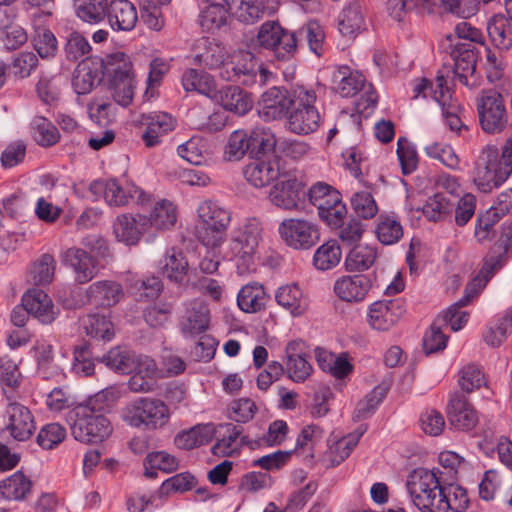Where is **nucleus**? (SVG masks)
<instances>
[{
  "label": "nucleus",
  "mask_w": 512,
  "mask_h": 512,
  "mask_svg": "<svg viewBox=\"0 0 512 512\" xmlns=\"http://www.w3.org/2000/svg\"><path fill=\"white\" fill-rule=\"evenodd\" d=\"M350 202L354 213L360 218L371 219L378 213V205L373 195L368 191L355 192Z\"/></svg>",
  "instance_id": "obj_61"
},
{
  "label": "nucleus",
  "mask_w": 512,
  "mask_h": 512,
  "mask_svg": "<svg viewBox=\"0 0 512 512\" xmlns=\"http://www.w3.org/2000/svg\"><path fill=\"white\" fill-rule=\"evenodd\" d=\"M377 258V249L370 245L355 246L345 259L348 271H363L369 269Z\"/></svg>",
  "instance_id": "obj_50"
},
{
  "label": "nucleus",
  "mask_w": 512,
  "mask_h": 512,
  "mask_svg": "<svg viewBox=\"0 0 512 512\" xmlns=\"http://www.w3.org/2000/svg\"><path fill=\"white\" fill-rule=\"evenodd\" d=\"M377 239L383 245H393L403 236V227L395 216L380 215L375 227Z\"/></svg>",
  "instance_id": "obj_48"
},
{
  "label": "nucleus",
  "mask_w": 512,
  "mask_h": 512,
  "mask_svg": "<svg viewBox=\"0 0 512 512\" xmlns=\"http://www.w3.org/2000/svg\"><path fill=\"white\" fill-rule=\"evenodd\" d=\"M142 219V214L117 216L113 223V232L116 238L127 245L137 244L142 235L148 231L146 226H142Z\"/></svg>",
  "instance_id": "obj_32"
},
{
  "label": "nucleus",
  "mask_w": 512,
  "mask_h": 512,
  "mask_svg": "<svg viewBox=\"0 0 512 512\" xmlns=\"http://www.w3.org/2000/svg\"><path fill=\"white\" fill-rule=\"evenodd\" d=\"M249 153L258 157L274 149L276 140L269 128L256 127L248 135Z\"/></svg>",
  "instance_id": "obj_56"
},
{
  "label": "nucleus",
  "mask_w": 512,
  "mask_h": 512,
  "mask_svg": "<svg viewBox=\"0 0 512 512\" xmlns=\"http://www.w3.org/2000/svg\"><path fill=\"white\" fill-rule=\"evenodd\" d=\"M135 79L133 76L110 79V91L114 101L122 107L131 104L134 97Z\"/></svg>",
  "instance_id": "obj_59"
},
{
  "label": "nucleus",
  "mask_w": 512,
  "mask_h": 512,
  "mask_svg": "<svg viewBox=\"0 0 512 512\" xmlns=\"http://www.w3.org/2000/svg\"><path fill=\"white\" fill-rule=\"evenodd\" d=\"M92 47L88 39L78 31L69 32L63 44L65 59L70 62L81 61L90 58Z\"/></svg>",
  "instance_id": "obj_47"
},
{
  "label": "nucleus",
  "mask_w": 512,
  "mask_h": 512,
  "mask_svg": "<svg viewBox=\"0 0 512 512\" xmlns=\"http://www.w3.org/2000/svg\"><path fill=\"white\" fill-rule=\"evenodd\" d=\"M262 227L257 218H248L231 232L229 260L236 262L237 273L255 271V254L261 240Z\"/></svg>",
  "instance_id": "obj_3"
},
{
  "label": "nucleus",
  "mask_w": 512,
  "mask_h": 512,
  "mask_svg": "<svg viewBox=\"0 0 512 512\" xmlns=\"http://www.w3.org/2000/svg\"><path fill=\"white\" fill-rule=\"evenodd\" d=\"M122 418L130 426L144 425L149 429H156L166 425L170 418L167 404L155 398H138L122 409Z\"/></svg>",
  "instance_id": "obj_5"
},
{
  "label": "nucleus",
  "mask_w": 512,
  "mask_h": 512,
  "mask_svg": "<svg viewBox=\"0 0 512 512\" xmlns=\"http://www.w3.org/2000/svg\"><path fill=\"white\" fill-rule=\"evenodd\" d=\"M341 249L335 240L321 245L314 253L313 263L318 270H330L337 266L341 260Z\"/></svg>",
  "instance_id": "obj_55"
},
{
  "label": "nucleus",
  "mask_w": 512,
  "mask_h": 512,
  "mask_svg": "<svg viewBox=\"0 0 512 512\" xmlns=\"http://www.w3.org/2000/svg\"><path fill=\"white\" fill-rule=\"evenodd\" d=\"M337 28L342 36L354 38L365 29V20L357 1L346 5L337 17Z\"/></svg>",
  "instance_id": "obj_36"
},
{
  "label": "nucleus",
  "mask_w": 512,
  "mask_h": 512,
  "mask_svg": "<svg viewBox=\"0 0 512 512\" xmlns=\"http://www.w3.org/2000/svg\"><path fill=\"white\" fill-rule=\"evenodd\" d=\"M254 104L250 93L238 86L226 87V111L242 116L248 113Z\"/></svg>",
  "instance_id": "obj_54"
},
{
  "label": "nucleus",
  "mask_w": 512,
  "mask_h": 512,
  "mask_svg": "<svg viewBox=\"0 0 512 512\" xmlns=\"http://www.w3.org/2000/svg\"><path fill=\"white\" fill-rule=\"evenodd\" d=\"M37 361V372L44 379H50L62 374V367L55 363L53 346L46 341H36L32 347Z\"/></svg>",
  "instance_id": "obj_39"
},
{
  "label": "nucleus",
  "mask_w": 512,
  "mask_h": 512,
  "mask_svg": "<svg viewBox=\"0 0 512 512\" xmlns=\"http://www.w3.org/2000/svg\"><path fill=\"white\" fill-rule=\"evenodd\" d=\"M291 109V96L284 87L269 88L261 95L258 102L259 116L265 121L287 118Z\"/></svg>",
  "instance_id": "obj_14"
},
{
  "label": "nucleus",
  "mask_w": 512,
  "mask_h": 512,
  "mask_svg": "<svg viewBox=\"0 0 512 512\" xmlns=\"http://www.w3.org/2000/svg\"><path fill=\"white\" fill-rule=\"evenodd\" d=\"M501 218L493 210H485L476 216L474 237L480 244L489 242L496 236L495 225Z\"/></svg>",
  "instance_id": "obj_53"
},
{
  "label": "nucleus",
  "mask_w": 512,
  "mask_h": 512,
  "mask_svg": "<svg viewBox=\"0 0 512 512\" xmlns=\"http://www.w3.org/2000/svg\"><path fill=\"white\" fill-rule=\"evenodd\" d=\"M269 299L265 288L258 282L244 285L237 294V305L245 313H257L266 307Z\"/></svg>",
  "instance_id": "obj_35"
},
{
  "label": "nucleus",
  "mask_w": 512,
  "mask_h": 512,
  "mask_svg": "<svg viewBox=\"0 0 512 512\" xmlns=\"http://www.w3.org/2000/svg\"><path fill=\"white\" fill-rule=\"evenodd\" d=\"M426 155L438 160L451 170L460 169V159L453 147L446 143L434 142L424 148Z\"/></svg>",
  "instance_id": "obj_58"
},
{
  "label": "nucleus",
  "mask_w": 512,
  "mask_h": 512,
  "mask_svg": "<svg viewBox=\"0 0 512 512\" xmlns=\"http://www.w3.org/2000/svg\"><path fill=\"white\" fill-rule=\"evenodd\" d=\"M195 227L198 240L206 247L218 248L224 239V210L216 202L205 201L198 208Z\"/></svg>",
  "instance_id": "obj_7"
},
{
  "label": "nucleus",
  "mask_w": 512,
  "mask_h": 512,
  "mask_svg": "<svg viewBox=\"0 0 512 512\" xmlns=\"http://www.w3.org/2000/svg\"><path fill=\"white\" fill-rule=\"evenodd\" d=\"M506 14L494 15L487 24V32L492 43L499 49L512 47V7L506 4Z\"/></svg>",
  "instance_id": "obj_30"
},
{
  "label": "nucleus",
  "mask_w": 512,
  "mask_h": 512,
  "mask_svg": "<svg viewBox=\"0 0 512 512\" xmlns=\"http://www.w3.org/2000/svg\"><path fill=\"white\" fill-rule=\"evenodd\" d=\"M296 36L278 22L266 21L258 31L257 41L265 49L272 50L278 60H290L296 53Z\"/></svg>",
  "instance_id": "obj_8"
},
{
  "label": "nucleus",
  "mask_w": 512,
  "mask_h": 512,
  "mask_svg": "<svg viewBox=\"0 0 512 512\" xmlns=\"http://www.w3.org/2000/svg\"><path fill=\"white\" fill-rule=\"evenodd\" d=\"M102 71L103 75L106 73L110 79L134 75L130 57L121 51L107 55L105 60L102 59Z\"/></svg>",
  "instance_id": "obj_51"
},
{
  "label": "nucleus",
  "mask_w": 512,
  "mask_h": 512,
  "mask_svg": "<svg viewBox=\"0 0 512 512\" xmlns=\"http://www.w3.org/2000/svg\"><path fill=\"white\" fill-rule=\"evenodd\" d=\"M180 321V328L185 336H194L207 330L210 311L207 304L200 299L189 301Z\"/></svg>",
  "instance_id": "obj_23"
},
{
  "label": "nucleus",
  "mask_w": 512,
  "mask_h": 512,
  "mask_svg": "<svg viewBox=\"0 0 512 512\" xmlns=\"http://www.w3.org/2000/svg\"><path fill=\"white\" fill-rule=\"evenodd\" d=\"M307 196L310 204L315 206L318 212H320L330 204H335L337 199L341 197V194L328 183L319 181L308 189Z\"/></svg>",
  "instance_id": "obj_52"
},
{
  "label": "nucleus",
  "mask_w": 512,
  "mask_h": 512,
  "mask_svg": "<svg viewBox=\"0 0 512 512\" xmlns=\"http://www.w3.org/2000/svg\"><path fill=\"white\" fill-rule=\"evenodd\" d=\"M284 172L277 157L256 159L246 165L243 171L246 180L257 188L265 187L278 180Z\"/></svg>",
  "instance_id": "obj_19"
},
{
  "label": "nucleus",
  "mask_w": 512,
  "mask_h": 512,
  "mask_svg": "<svg viewBox=\"0 0 512 512\" xmlns=\"http://www.w3.org/2000/svg\"><path fill=\"white\" fill-rule=\"evenodd\" d=\"M146 129L141 138L148 148L161 144L162 138L176 127V120L166 112H154L143 116Z\"/></svg>",
  "instance_id": "obj_22"
},
{
  "label": "nucleus",
  "mask_w": 512,
  "mask_h": 512,
  "mask_svg": "<svg viewBox=\"0 0 512 512\" xmlns=\"http://www.w3.org/2000/svg\"><path fill=\"white\" fill-rule=\"evenodd\" d=\"M276 8L264 0H226V14L243 24H254L265 15H272Z\"/></svg>",
  "instance_id": "obj_16"
},
{
  "label": "nucleus",
  "mask_w": 512,
  "mask_h": 512,
  "mask_svg": "<svg viewBox=\"0 0 512 512\" xmlns=\"http://www.w3.org/2000/svg\"><path fill=\"white\" fill-rule=\"evenodd\" d=\"M304 184L294 173L285 171L269 193L273 205L284 210H295L305 195Z\"/></svg>",
  "instance_id": "obj_12"
},
{
  "label": "nucleus",
  "mask_w": 512,
  "mask_h": 512,
  "mask_svg": "<svg viewBox=\"0 0 512 512\" xmlns=\"http://www.w3.org/2000/svg\"><path fill=\"white\" fill-rule=\"evenodd\" d=\"M454 210V203L442 193L429 197L422 208L424 217L432 222H441L450 218Z\"/></svg>",
  "instance_id": "obj_46"
},
{
  "label": "nucleus",
  "mask_w": 512,
  "mask_h": 512,
  "mask_svg": "<svg viewBox=\"0 0 512 512\" xmlns=\"http://www.w3.org/2000/svg\"><path fill=\"white\" fill-rule=\"evenodd\" d=\"M103 77L102 59L99 57L86 58L76 66L72 86L78 95L90 93Z\"/></svg>",
  "instance_id": "obj_18"
},
{
  "label": "nucleus",
  "mask_w": 512,
  "mask_h": 512,
  "mask_svg": "<svg viewBox=\"0 0 512 512\" xmlns=\"http://www.w3.org/2000/svg\"><path fill=\"white\" fill-rule=\"evenodd\" d=\"M22 303L30 315L42 324L52 323L59 312L48 294L38 288L28 290L22 297Z\"/></svg>",
  "instance_id": "obj_25"
},
{
  "label": "nucleus",
  "mask_w": 512,
  "mask_h": 512,
  "mask_svg": "<svg viewBox=\"0 0 512 512\" xmlns=\"http://www.w3.org/2000/svg\"><path fill=\"white\" fill-rule=\"evenodd\" d=\"M405 311L404 301L400 298L379 300L369 306L368 323L375 330L387 331L399 321Z\"/></svg>",
  "instance_id": "obj_13"
},
{
  "label": "nucleus",
  "mask_w": 512,
  "mask_h": 512,
  "mask_svg": "<svg viewBox=\"0 0 512 512\" xmlns=\"http://www.w3.org/2000/svg\"><path fill=\"white\" fill-rule=\"evenodd\" d=\"M74 8L79 19L96 24L105 18L108 3L107 0H74Z\"/></svg>",
  "instance_id": "obj_49"
},
{
  "label": "nucleus",
  "mask_w": 512,
  "mask_h": 512,
  "mask_svg": "<svg viewBox=\"0 0 512 512\" xmlns=\"http://www.w3.org/2000/svg\"><path fill=\"white\" fill-rule=\"evenodd\" d=\"M278 232L284 243L295 250H308L320 240L319 226L303 218H289L283 220Z\"/></svg>",
  "instance_id": "obj_9"
},
{
  "label": "nucleus",
  "mask_w": 512,
  "mask_h": 512,
  "mask_svg": "<svg viewBox=\"0 0 512 512\" xmlns=\"http://www.w3.org/2000/svg\"><path fill=\"white\" fill-rule=\"evenodd\" d=\"M442 48L453 61V75L460 83L467 85V75L472 74L476 68L477 51L471 43L455 41L452 34L446 36Z\"/></svg>",
  "instance_id": "obj_11"
},
{
  "label": "nucleus",
  "mask_w": 512,
  "mask_h": 512,
  "mask_svg": "<svg viewBox=\"0 0 512 512\" xmlns=\"http://www.w3.org/2000/svg\"><path fill=\"white\" fill-rule=\"evenodd\" d=\"M341 76L335 86L336 92L342 97H352L356 95L364 86L365 78L359 72H351L349 67H341L338 71Z\"/></svg>",
  "instance_id": "obj_57"
},
{
  "label": "nucleus",
  "mask_w": 512,
  "mask_h": 512,
  "mask_svg": "<svg viewBox=\"0 0 512 512\" xmlns=\"http://www.w3.org/2000/svg\"><path fill=\"white\" fill-rule=\"evenodd\" d=\"M89 191L95 200L103 197L109 206H126L130 201L143 205L148 201V195L141 188L132 184L124 190L115 179L95 180L89 185Z\"/></svg>",
  "instance_id": "obj_10"
},
{
  "label": "nucleus",
  "mask_w": 512,
  "mask_h": 512,
  "mask_svg": "<svg viewBox=\"0 0 512 512\" xmlns=\"http://www.w3.org/2000/svg\"><path fill=\"white\" fill-rule=\"evenodd\" d=\"M56 268V261L50 254H43L34 262L31 276L34 284L46 285L52 282Z\"/></svg>",
  "instance_id": "obj_62"
},
{
  "label": "nucleus",
  "mask_w": 512,
  "mask_h": 512,
  "mask_svg": "<svg viewBox=\"0 0 512 512\" xmlns=\"http://www.w3.org/2000/svg\"><path fill=\"white\" fill-rule=\"evenodd\" d=\"M64 261L73 269L76 282L85 284L91 281L99 271L97 260L81 248H69Z\"/></svg>",
  "instance_id": "obj_26"
},
{
  "label": "nucleus",
  "mask_w": 512,
  "mask_h": 512,
  "mask_svg": "<svg viewBox=\"0 0 512 512\" xmlns=\"http://www.w3.org/2000/svg\"><path fill=\"white\" fill-rule=\"evenodd\" d=\"M468 504L469 498L466 490L458 485H450L442 488L435 512H463Z\"/></svg>",
  "instance_id": "obj_42"
},
{
  "label": "nucleus",
  "mask_w": 512,
  "mask_h": 512,
  "mask_svg": "<svg viewBox=\"0 0 512 512\" xmlns=\"http://www.w3.org/2000/svg\"><path fill=\"white\" fill-rule=\"evenodd\" d=\"M31 489V480L20 471L13 473L0 483V493L7 500H24L31 493Z\"/></svg>",
  "instance_id": "obj_43"
},
{
  "label": "nucleus",
  "mask_w": 512,
  "mask_h": 512,
  "mask_svg": "<svg viewBox=\"0 0 512 512\" xmlns=\"http://www.w3.org/2000/svg\"><path fill=\"white\" fill-rule=\"evenodd\" d=\"M449 423L457 430L469 431L478 424V414L467 399L458 393L451 396L448 410Z\"/></svg>",
  "instance_id": "obj_24"
},
{
  "label": "nucleus",
  "mask_w": 512,
  "mask_h": 512,
  "mask_svg": "<svg viewBox=\"0 0 512 512\" xmlns=\"http://www.w3.org/2000/svg\"><path fill=\"white\" fill-rule=\"evenodd\" d=\"M448 75H444L443 71L437 74V88L434 91V99L440 105L442 115L446 124L452 131H459L464 125L460 119V105L456 99L452 98L449 88L447 87Z\"/></svg>",
  "instance_id": "obj_20"
},
{
  "label": "nucleus",
  "mask_w": 512,
  "mask_h": 512,
  "mask_svg": "<svg viewBox=\"0 0 512 512\" xmlns=\"http://www.w3.org/2000/svg\"><path fill=\"white\" fill-rule=\"evenodd\" d=\"M87 300L90 304L102 307H111L123 297L122 286L110 280H101L92 283L86 290Z\"/></svg>",
  "instance_id": "obj_31"
},
{
  "label": "nucleus",
  "mask_w": 512,
  "mask_h": 512,
  "mask_svg": "<svg viewBox=\"0 0 512 512\" xmlns=\"http://www.w3.org/2000/svg\"><path fill=\"white\" fill-rule=\"evenodd\" d=\"M321 120L317 107L292 108L285 127L293 134L304 136L316 132L321 125Z\"/></svg>",
  "instance_id": "obj_28"
},
{
  "label": "nucleus",
  "mask_w": 512,
  "mask_h": 512,
  "mask_svg": "<svg viewBox=\"0 0 512 512\" xmlns=\"http://www.w3.org/2000/svg\"><path fill=\"white\" fill-rule=\"evenodd\" d=\"M275 301L293 317L304 315L309 308V298L296 283L282 285L275 291Z\"/></svg>",
  "instance_id": "obj_27"
},
{
  "label": "nucleus",
  "mask_w": 512,
  "mask_h": 512,
  "mask_svg": "<svg viewBox=\"0 0 512 512\" xmlns=\"http://www.w3.org/2000/svg\"><path fill=\"white\" fill-rule=\"evenodd\" d=\"M19 364L10 355L0 356V388L7 401H15L22 394L25 377Z\"/></svg>",
  "instance_id": "obj_17"
},
{
  "label": "nucleus",
  "mask_w": 512,
  "mask_h": 512,
  "mask_svg": "<svg viewBox=\"0 0 512 512\" xmlns=\"http://www.w3.org/2000/svg\"><path fill=\"white\" fill-rule=\"evenodd\" d=\"M188 266V261L181 252L170 249L160 262V272L169 280L181 283L187 276Z\"/></svg>",
  "instance_id": "obj_44"
},
{
  "label": "nucleus",
  "mask_w": 512,
  "mask_h": 512,
  "mask_svg": "<svg viewBox=\"0 0 512 512\" xmlns=\"http://www.w3.org/2000/svg\"><path fill=\"white\" fill-rule=\"evenodd\" d=\"M293 34L296 36V48L306 42L309 50L318 57L325 53V32L318 22L310 21Z\"/></svg>",
  "instance_id": "obj_40"
},
{
  "label": "nucleus",
  "mask_w": 512,
  "mask_h": 512,
  "mask_svg": "<svg viewBox=\"0 0 512 512\" xmlns=\"http://www.w3.org/2000/svg\"><path fill=\"white\" fill-rule=\"evenodd\" d=\"M106 15L114 30L131 31L138 21L136 8L129 0H112Z\"/></svg>",
  "instance_id": "obj_33"
},
{
  "label": "nucleus",
  "mask_w": 512,
  "mask_h": 512,
  "mask_svg": "<svg viewBox=\"0 0 512 512\" xmlns=\"http://www.w3.org/2000/svg\"><path fill=\"white\" fill-rule=\"evenodd\" d=\"M241 61L236 64L232 62L233 66L228 69L226 67L227 80L241 85H250L255 82L257 72V61L252 53L242 51L237 55Z\"/></svg>",
  "instance_id": "obj_37"
},
{
  "label": "nucleus",
  "mask_w": 512,
  "mask_h": 512,
  "mask_svg": "<svg viewBox=\"0 0 512 512\" xmlns=\"http://www.w3.org/2000/svg\"><path fill=\"white\" fill-rule=\"evenodd\" d=\"M82 325L86 334L95 339L110 341L115 335L114 325L106 315L88 314L82 318Z\"/></svg>",
  "instance_id": "obj_45"
},
{
  "label": "nucleus",
  "mask_w": 512,
  "mask_h": 512,
  "mask_svg": "<svg viewBox=\"0 0 512 512\" xmlns=\"http://www.w3.org/2000/svg\"><path fill=\"white\" fill-rule=\"evenodd\" d=\"M443 486L434 471L417 468L407 477L406 489L414 506L422 512H435Z\"/></svg>",
  "instance_id": "obj_4"
},
{
  "label": "nucleus",
  "mask_w": 512,
  "mask_h": 512,
  "mask_svg": "<svg viewBox=\"0 0 512 512\" xmlns=\"http://www.w3.org/2000/svg\"><path fill=\"white\" fill-rule=\"evenodd\" d=\"M100 361L111 370L129 374L135 368L137 354L126 347L116 346L103 355Z\"/></svg>",
  "instance_id": "obj_41"
},
{
  "label": "nucleus",
  "mask_w": 512,
  "mask_h": 512,
  "mask_svg": "<svg viewBox=\"0 0 512 512\" xmlns=\"http://www.w3.org/2000/svg\"><path fill=\"white\" fill-rule=\"evenodd\" d=\"M371 286V279L367 275L343 276L335 282L334 292L344 301L359 302L366 297Z\"/></svg>",
  "instance_id": "obj_29"
},
{
  "label": "nucleus",
  "mask_w": 512,
  "mask_h": 512,
  "mask_svg": "<svg viewBox=\"0 0 512 512\" xmlns=\"http://www.w3.org/2000/svg\"><path fill=\"white\" fill-rule=\"evenodd\" d=\"M177 219L176 207L168 200L158 201L149 216L143 215L142 226L147 230L154 227L157 230H166L174 226Z\"/></svg>",
  "instance_id": "obj_38"
},
{
  "label": "nucleus",
  "mask_w": 512,
  "mask_h": 512,
  "mask_svg": "<svg viewBox=\"0 0 512 512\" xmlns=\"http://www.w3.org/2000/svg\"><path fill=\"white\" fill-rule=\"evenodd\" d=\"M481 128L490 134L502 132L508 122L504 99L494 89L483 90L476 98Z\"/></svg>",
  "instance_id": "obj_6"
},
{
  "label": "nucleus",
  "mask_w": 512,
  "mask_h": 512,
  "mask_svg": "<svg viewBox=\"0 0 512 512\" xmlns=\"http://www.w3.org/2000/svg\"><path fill=\"white\" fill-rule=\"evenodd\" d=\"M512 173V138L506 140L499 157L495 146L482 149L473 169V182L483 193L503 184Z\"/></svg>",
  "instance_id": "obj_1"
},
{
  "label": "nucleus",
  "mask_w": 512,
  "mask_h": 512,
  "mask_svg": "<svg viewBox=\"0 0 512 512\" xmlns=\"http://www.w3.org/2000/svg\"><path fill=\"white\" fill-rule=\"evenodd\" d=\"M200 25L211 34L219 32L224 25V6L206 5L200 14Z\"/></svg>",
  "instance_id": "obj_63"
},
{
  "label": "nucleus",
  "mask_w": 512,
  "mask_h": 512,
  "mask_svg": "<svg viewBox=\"0 0 512 512\" xmlns=\"http://www.w3.org/2000/svg\"><path fill=\"white\" fill-rule=\"evenodd\" d=\"M335 230H337V236L341 242L350 246L361 240L365 232V225L354 217H348Z\"/></svg>",
  "instance_id": "obj_64"
},
{
  "label": "nucleus",
  "mask_w": 512,
  "mask_h": 512,
  "mask_svg": "<svg viewBox=\"0 0 512 512\" xmlns=\"http://www.w3.org/2000/svg\"><path fill=\"white\" fill-rule=\"evenodd\" d=\"M67 422L74 439L85 444L101 443L113 431L111 422L103 413L84 403L68 412Z\"/></svg>",
  "instance_id": "obj_2"
},
{
  "label": "nucleus",
  "mask_w": 512,
  "mask_h": 512,
  "mask_svg": "<svg viewBox=\"0 0 512 512\" xmlns=\"http://www.w3.org/2000/svg\"><path fill=\"white\" fill-rule=\"evenodd\" d=\"M182 86L185 91H196L207 96L212 102L223 107L224 94L222 88H217L213 77L196 69H189L183 73Z\"/></svg>",
  "instance_id": "obj_21"
},
{
  "label": "nucleus",
  "mask_w": 512,
  "mask_h": 512,
  "mask_svg": "<svg viewBox=\"0 0 512 512\" xmlns=\"http://www.w3.org/2000/svg\"><path fill=\"white\" fill-rule=\"evenodd\" d=\"M458 383L460 388L466 393H471L486 384V379L481 368L469 363L465 365L458 373Z\"/></svg>",
  "instance_id": "obj_60"
},
{
  "label": "nucleus",
  "mask_w": 512,
  "mask_h": 512,
  "mask_svg": "<svg viewBox=\"0 0 512 512\" xmlns=\"http://www.w3.org/2000/svg\"><path fill=\"white\" fill-rule=\"evenodd\" d=\"M5 429L16 441H26L34 433L36 426L31 411L15 401H8Z\"/></svg>",
  "instance_id": "obj_15"
},
{
  "label": "nucleus",
  "mask_w": 512,
  "mask_h": 512,
  "mask_svg": "<svg viewBox=\"0 0 512 512\" xmlns=\"http://www.w3.org/2000/svg\"><path fill=\"white\" fill-rule=\"evenodd\" d=\"M216 434L213 423L197 424L190 429L178 432L174 438L175 445L183 450H192L210 442Z\"/></svg>",
  "instance_id": "obj_34"
}]
</instances>
